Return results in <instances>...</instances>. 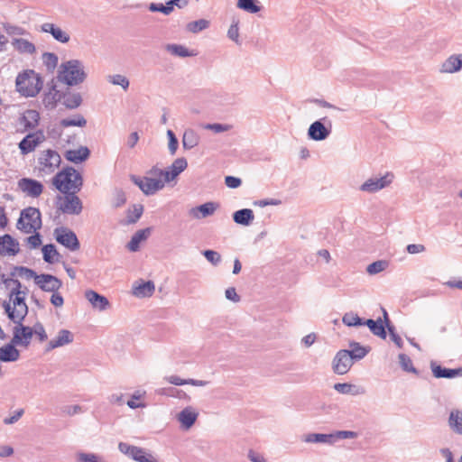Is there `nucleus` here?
Here are the masks:
<instances>
[{
  "instance_id": "obj_1",
  "label": "nucleus",
  "mask_w": 462,
  "mask_h": 462,
  "mask_svg": "<svg viewBox=\"0 0 462 462\" xmlns=\"http://www.w3.org/2000/svg\"><path fill=\"white\" fill-rule=\"evenodd\" d=\"M87 78L83 63L79 60H69L62 62L58 70L57 80L67 86H77Z\"/></svg>"
},
{
  "instance_id": "obj_2",
  "label": "nucleus",
  "mask_w": 462,
  "mask_h": 462,
  "mask_svg": "<svg viewBox=\"0 0 462 462\" xmlns=\"http://www.w3.org/2000/svg\"><path fill=\"white\" fill-rule=\"evenodd\" d=\"M52 184L61 193L79 192L83 186V179L73 167H67L52 178Z\"/></svg>"
},
{
  "instance_id": "obj_3",
  "label": "nucleus",
  "mask_w": 462,
  "mask_h": 462,
  "mask_svg": "<svg viewBox=\"0 0 462 462\" xmlns=\"http://www.w3.org/2000/svg\"><path fill=\"white\" fill-rule=\"evenodd\" d=\"M15 83L17 91L24 97H35L42 88V78L32 69L19 73Z\"/></svg>"
},
{
  "instance_id": "obj_4",
  "label": "nucleus",
  "mask_w": 462,
  "mask_h": 462,
  "mask_svg": "<svg viewBox=\"0 0 462 462\" xmlns=\"http://www.w3.org/2000/svg\"><path fill=\"white\" fill-rule=\"evenodd\" d=\"M42 215L38 208L28 207L21 211L16 226L25 234L35 232L42 228Z\"/></svg>"
},
{
  "instance_id": "obj_5",
  "label": "nucleus",
  "mask_w": 462,
  "mask_h": 462,
  "mask_svg": "<svg viewBox=\"0 0 462 462\" xmlns=\"http://www.w3.org/2000/svg\"><path fill=\"white\" fill-rule=\"evenodd\" d=\"M78 192L63 193L64 197H57V208L64 214L79 215L83 205L80 199L76 195Z\"/></svg>"
},
{
  "instance_id": "obj_6",
  "label": "nucleus",
  "mask_w": 462,
  "mask_h": 462,
  "mask_svg": "<svg viewBox=\"0 0 462 462\" xmlns=\"http://www.w3.org/2000/svg\"><path fill=\"white\" fill-rule=\"evenodd\" d=\"M393 174L386 172L383 175H374L368 178L360 187L359 190L366 193H375L389 187L393 180Z\"/></svg>"
},
{
  "instance_id": "obj_7",
  "label": "nucleus",
  "mask_w": 462,
  "mask_h": 462,
  "mask_svg": "<svg viewBox=\"0 0 462 462\" xmlns=\"http://www.w3.org/2000/svg\"><path fill=\"white\" fill-rule=\"evenodd\" d=\"M130 180L146 195L151 196L157 191L162 189L165 186V181L162 179L152 177H139L136 175H130Z\"/></svg>"
},
{
  "instance_id": "obj_8",
  "label": "nucleus",
  "mask_w": 462,
  "mask_h": 462,
  "mask_svg": "<svg viewBox=\"0 0 462 462\" xmlns=\"http://www.w3.org/2000/svg\"><path fill=\"white\" fill-rule=\"evenodd\" d=\"M118 449L121 453L137 462H158L152 454L147 453L143 448L130 445L126 442H120Z\"/></svg>"
},
{
  "instance_id": "obj_9",
  "label": "nucleus",
  "mask_w": 462,
  "mask_h": 462,
  "mask_svg": "<svg viewBox=\"0 0 462 462\" xmlns=\"http://www.w3.org/2000/svg\"><path fill=\"white\" fill-rule=\"evenodd\" d=\"M332 130V124L327 117L313 122L308 129V136L313 141H323L327 139Z\"/></svg>"
},
{
  "instance_id": "obj_10",
  "label": "nucleus",
  "mask_w": 462,
  "mask_h": 462,
  "mask_svg": "<svg viewBox=\"0 0 462 462\" xmlns=\"http://www.w3.org/2000/svg\"><path fill=\"white\" fill-rule=\"evenodd\" d=\"M56 241L69 249L70 251H77L80 248L79 241L76 234L67 227H58L54 230Z\"/></svg>"
},
{
  "instance_id": "obj_11",
  "label": "nucleus",
  "mask_w": 462,
  "mask_h": 462,
  "mask_svg": "<svg viewBox=\"0 0 462 462\" xmlns=\"http://www.w3.org/2000/svg\"><path fill=\"white\" fill-rule=\"evenodd\" d=\"M354 363L348 349H341L332 360V370L335 374L343 375L350 370Z\"/></svg>"
},
{
  "instance_id": "obj_12",
  "label": "nucleus",
  "mask_w": 462,
  "mask_h": 462,
  "mask_svg": "<svg viewBox=\"0 0 462 462\" xmlns=\"http://www.w3.org/2000/svg\"><path fill=\"white\" fill-rule=\"evenodd\" d=\"M40 171L45 174L53 172L59 168L61 159L60 154L53 150L44 151L39 157Z\"/></svg>"
},
{
  "instance_id": "obj_13",
  "label": "nucleus",
  "mask_w": 462,
  "mask_h": 462,
  "mask_svg": "<svg viewBox=\"0 0 462 462\" xmlns=\"http://www.w3.org/2000/svg\"><path fill=\"white\" fill-rule=\"evenodd\" d=\"M13 328V343L17 346L27 347L33 336L32 328L24 326L23 321H17Z\"/></svg>"
},
{
  "instance_id": "obj_14",
  "label": "nucleus",
  "mask_w": 462,
  "mask_h": 462,
  "mask_svg": "<svg viewBox=\"0 0 462 462\" xmlns=\"http://www.w3.org/2000/svg\"><path fill=\"white\" fill-rule=\"evenodd\" d=\"M42 291L56 292L62 287V282L52 274L42 273L36 277L35 283Z\"/></svg>"
},
{
  "instance_id": "obj_15",
  "label": "nucleus",
  "mask_w": 462,
  "mask_h": 462,
  "mask_svg": "<svg viewBox=\"0 0 462 462\" xmlns=\"http://www.w3.org/2000/svg\"><path fill=\"white\" fill-rule=\"evenodd\" d=\"M44 140L42 131L28 134L20 143L19 149L21 153L25 155L34 151V149Z\"/></svg>"
},
{
  "instance_id": "obj_16",
  "label": "nucleus",
  "mask_w": 462,
  "mask_h": 462,
  "mask_svg": "<svg viewBox=\"0 0 462 462\" xmlns=\"http://www.w3.org/2000/svg\"><path fill=\"white\" fill-rule=\"evenodd\" d=\"M56 80L57 79H52L48 83V91L44 93L43 96L42 103L48 109H53L57 106V103L62 99L63 92L57 89Z\"/></svg>"
},
{
  "instance_id": "obj_17",
  "label": "nucleus",
  "mask_w": 462,
  "mask_h": 462,
  "mask_svg": "<svg viewBox=\"0 0 462 462\" xmlns=\"http://www.w3.org/2000/svg\"><path fill=\"white\" fill-rule=\"evenodd\" d=\"M18 188L32 198H38L43 190V185L40 181L30 178L19 180Z\"/></svg>"
},
{
  "instance_id": "obj_18",
  "label": "nucleus",
  "mask_w": 462,
  "mask_h": 462,
  "mask_svg": "<svg viewBox=\"0 0 462 462\" xmlns=\"http://www.w3.org/2000/svg\"><path fill=\"white\" fill-rule=\"evenodd\" d=\"M188 167V162L184 157L177 158L172 164L163 170V180L165 183L174 180Z\"/></svg>"
},
{
  "instance_id": "obj_19",
  "label": "nucleus",
  "mask_w": 462,
  "mask_h": 462,
  "mask_svg": "<svg viewBox=\"0 0 462 462\" xmlns=\"http://www.w3.org/2000/svg\"><path fill=\"white\" fill-rule=\"evenodd\" d=\"M74 335L68 329H60L55 338L50 340L46 345L45 352H50L57 347H61L72 343Z\"/></svg>"
},
{
  "instance_id": "obj_20",
  "label": "nucleus",
  "mask_w": 462,
  "mask_h": 462,
  "mask_svg": "<svg viewBox=\"0 0 462 462\" xmlns=\"http://www.w3.org/2000/svg\"><path fill=\"white\" fill-rule=\"evenodd\" d=\"M20 251L19 243L10 235L5 234L0 236V254L16 255Z\"/></svg>"
},
{
  "instance_id": "obj_21",
  "label": "nucleus",
  "mask_w": 462,
  "mask_h": 462,
  "mask_svg": "<svg viewBox=\"0 0 462 462\" xmlns=\"http://www.w3.org/2000/svg\"><path fill=\"white\" fill-rule=\"evenodd\" d=\"M85 298L89 301L94 309L99 311H104L110 307V303L107 298L93 290L86 291Z\"/></svg>"
},
{
  "instance_id": "obj_22",
  "label": "nucleus",
  "mask_w": 462,
  "mask_h": 462,
  "mask_svg": "<svg viewBox=\"0 0 462 462\" xmlns=\"http://www.w3.org/2000/svg\"><path fill=\"white\" fill-rule=\"evenodd\" d=\"M40 120V115L36 110L28 109L19 119V124L23 126L22 132L34 129Z\"/></svg>"
},
{
  "instance_id": "obj_23",
  "label": "nucleus",
  "mask_w": 462,
  "mask_h": 462,
  "mask_svg": "<svg viewBox=\"0 0 462 462\" xmlns=\"http://www.w3.org/2000/svg\"><path fill=\"white\" fill-rule=\"evenodd\" d=\"M198 416L199 412H197L193 407L188 406L178 413L177 419L183 429L189 430L194 425Z\"/></svg>"
},
{
  "instance_id": "obj_24",
  "label": "nucleus",
  "mask_w": 462,
  "mask_h": 462,
  "mask_svg": "<svg viewBox=\"0 0 462 462\" xmlns=\"http://www.w3.org/2000/svg\"><path fill=\"white\" fill-rule=\"evenodd\" d=\"M41 31L43 32L51 33V36L59 42L67 43L69 42L70 37L68 32L63 31L59 26H56L51 23H44L41 26Z\"/></svg>"
},
{
  "instance_id": "obj_25",
  "label": "nucleus",
  "mask_w": 462,
  "mask_h": 462,
  "mask_svg": "<svg viewBox=\"0 0 462 462\" xmlns=\"http://www.w3.org/2000/svg\"><path fill=\"white\" fill-rule=\"evenodd\" d=\"M462 69V54H453L449 56L441 65L442 73H455Z\"/></svg>"
},
{
  "instance_id": "obj_26",
  "label": "nucleus",
  "mask_w": 462,
  "mask_h": 462,
  "mask_svg": "<svg viewBox=\"0 0 462 462\" xmlns=\"http://www.w3.org/2000/svg\"><path fill=\"white\" fill-rule=\"evenodd\" d=\"M151 234V228L146 227L135 232L131 240L128 242L126 247L130 252H137L140 248V244L145 241Z\"/></svg>"
},
{
  "instance_id": "obj_27",
  "label": "nucleus",
  "mask_w": 462,
  "mask_h": 462,
  "mask_svg": "<svg viewBox=\"0 0 462 462\" xmlns=\"http://www.w3.org/2000/svg\"><path fill=\"white\" fill-rule=\"evenodd\" d=\"M16 344L13 343V340L9 344H6L0 347V361L2 362H14L20 357V352L16 349Z\"/></svg>"
},
{
  "instance_id": "obj_28",
  "label": "nucleus",
  "mask_w": 462,
  "mask_h": 462,
  "mask_svg": "<svg viewBox=\"0 0 462 462\" xmlns=\"http://www.w3.org/2000/svg\"><path fill=\"white\" fill-rule=\"evenodd\" d=\"M432 374L436 378H454L462 375V369H450L442 367L441 365L431 363Z\"/></svg>"
},
{
  "instance_id": "obj_29",
  "label": "nucleus",
  "mask_w": 462,
  "mask_h": 462,
  "mask_svg": "<svg viewBox=\"0 0 462 462\" xmlns=\"http://www.w3.org/2000/svg\"><path fill=\"white\" fill-rule=\"evenodd\" d=\"M62 104L68 109H76L82 104V97L79 92H71L69 88L62 93Z\"/></svg>"
},
{
  "instance_id": "obj_30",
  "label": "nucleus",
  "mask_w": 462,
  "mask_h": 462,
  "mask_svg": "<svg viewBox=\"0 0 462 462\" xmlns=\"http://www.w3.org/2000/svg\"><path fill=\"white\" fill-rule=\"evenodd\" d=\"M13 47L20 54H30L32 55L36 52L35 45L23 38H14L11 42Z\"/></svg>"
},
{
  "instance_id": "obj_31",
  "label": "nucleus",
  "mask_w": 462,
  "mask_h": 462,
  "mask_svg": "<svg viewBox=\"0 0 462 462\" xmlns=\"http://www.w3.org/2000/svg\"><path fill=\"white\" fill-rule=\"evenodd\" d=\"M90 154V151L86 146H81L80 148L77 150H68L64 156L66 160L74 162V163H80L84 161H86Z\"/></svg>"
},
{
  "instance_id": "obj_32",
  "label": "nucleus",
  "mask_w": 462,
  "mask_h": 462,
  "mask_svg": "<svg viewBox=\"0 0 462 462\" xmlns=\"http://www.w3.org/2000/svg\"><path fill=\"white\" fill-rule=\"evenodd\" d=\"M200 141L199 134L192 128H188L182 135V146L184 150H191L196 147Z\"/></svg>"
},
{
  "instance_id": "obj_33",
  "label": "nucleus",
  "mask_w": 462,
  "mask_h": 462,
  "mask_svg": "<svg viewBox=\"0 0 462 462\" xmlns=\"http://www.w3.org/2000/svg\"><path fill=\"white\" fill-rule=\"evenodd\" d=\"M217 205L214 202H207L190 209V215L195 218H204L214 214Z\"/></svg>"
},
{
  "instance_id": "obj_34",
  "label": "nucleus",
  "mask_w": 462,
  "mask_h": 462,
  "mask_svg": "<svg viewBox=\"0 0 462 462\" xmlns=\"http://www.w3.org/2000/svg\"><path fill=\"white\" fill-rule=\"evenodd\" d=\"M254 219V215L250 208L239 209L233 214V220L238 225L249 226Z\"/></svg>"
},
{
  "instance_id": "obj_35",
  "label": "nucleus",
  "mask_w": 462,
  "mask_h": 462,
  "mask_svg": "<svg viewBox=\"0 0 462 462\" xmlns=\"http://www.w3.org/2000/svg\"><path fill=\"white\" fill-rule=\"evenodd\" d=\"M349 347L350 349L348 350V353L351 354V358L354 362L363 359L370 351L369 346H364L356 341H351L349 343Z\"/></svg>"
},
{
  "instance_id": "obj_36",
  "label": "nucleus",
  "mask_w": 462,
  "mask_h": 462,
  "mask_svg": "<svg viewBox=\"0 0 462 462\" xmlns=\"http://www.w3.org/2000/svg\"><path fill=\"white\" fill-rule=\"evenodd\" d=\"M155 291V286L153 282L148 281L143 282L141 284L134 286L133 289V293L138 298H145L151 297Z\"/></svg>"
},
{
  "instance_id": "obj_37",
  "label": "nucleus",
  "mask_w": 462,
  "mask_h": 462,
  "mask_svg": "<svg viewBox=\"0 0 462 462\" xmlns=\"http://www.w3.org/2000/svg\"><path fill=\"white\" fill-rule=\"evenodd\" d=\"M364 325H366L374 336H377L383 339L386 338V331L381 318H379L377 320H374L372 319H366L365 320Z\"/></svg>"
},
{
  "instance_id": "obj_38",
  "label": "nucleus",
  "mask_w": 462,
  "mask_h": 462,
  "mask_svg": "<svg viewBox=\"0 0 462 462\" xmlns=\"http://www.w3.org/2000/svg\"><path fill=\"white\" fill-rule=\"evenodd\" d=\"M5 287L10 289L9 300L11 301L16 295H26L27 289L22 290V284L17 279L10 276L8 281H5Z\"/></svg>"
},
{
  "instance_id": "obj_39",
  "label": "nucleus",
  "mask_w": 462,
  "mask_h": 462,
  "mask_svg": "<svg viewBox=\"0 0 462 462\" xmlns=\"http://www.w3.org/2000/svg\"><path fill=\"white\" fill-rule=\"evenodd\" d=\"M165 380L174 385H184L190 384L193 386H206L208 382L204 380H196V379H181L177 375H171L165 378Z\"/></svg>"
},
{
  "instance_id": "obj_40",
  "label": "nucleus",
  "mask_w": 462,
  "mask_h": 462,
  "mask_svg": "<svg viewBox=\"0 0 462 462\" xmlns=\"http://www.w3.org/2000/svg\"><path fill=\"white\" fill-rule=\"evenodd\" d=\"M307 443H327L333 444L335 443V438L330 434H323V433H310L305 436L304 439Z\"/></svg>"
},
{
  "instance_id": "obj_41",
  "label": "nucleus",
  "mask_w": 462,
  "mask_h": 462,
  "mask_svg": "<svg viewBox=\"0 0 462 462\" xmlns=\"http://www.w3.org/2000/svg\"><path fill=\"white\" fill-rule=\"evenodd\" d=\"M449 427L457 433L462 434V411H451L448 418Z\"/></svg>"
},
{
  "instance_id": "obj_42",
  "label": "nucleus",
  "mask_w": 462,
  "mask_h": 462,
  "mask_svg": "<svg viewBox=\"0 0 462 462\" xmlns=\"http://www.w3.org/2000/svg\"><path fill=\"white\" fill-rule=\"evenodd\" d=\"M86 125L87 120L80 114H76L72 117L63 118L60 121V125L64 128L70 126L84 127Z\"/></svg>"
},
{
  "instance_id": "obj_43",
  "label": "nucleus",
  "mask_w": 462,
  "mask_h": 462,
  "mask_svg": "<svg viewBox=\"0 0 462 462\" xmlns=\"http://www.w3.org/2000/svg\"><path fill=\"white\" fill-rule=\"evenodd\" d=\"M143 206L142 204H134L126 211V224H134L142 217Z\"/></svg>"
},
{
  "instance_id": "obj_44",
  "label": "nucleus",
  "mask_w": 462,
  "mask_h": 462,
  "mask_svg": "<svg viewBox=\"0 0 462 462\" xmlns=\"http://www.w3.org/2000/svg\"><path fill=\"white\" fill-rule=\"evenodd\" d=\"M13 306L16 310L18 311L17 314H20L19 316L22 317L23 320H24L25 317L28 314V306L25 303V295H16L12 300H11Z\"/></svg>"
},
{
  "instance_id": "obj_45",
  "label": "nucleus",
  "mask_w": 462,
  "mask_h": 462,
  "mask_svg": "<svg viewBox=\"0 0 462 462\" xmlns=\"http://www.w3.org/2000/svg\"><path fill=\"white\" fill-rule=\"evenodd\" d=\"M236 6L250 14H256L261 11L258 0H238Z\"/></svg>"
},
{
  "instance_id": "obj_46",
  "label": "nucleus",
  "mask_w": 462,
  "mask_h": 462,
  "mask_svg": "<svg viewBox=\"0 0 462 462\" xmlns=\"http://www.w3.org/2000/svg\"><path fill=\"white\" fill-rule=\"evenodd\" d=\"M15 275L25 277L27 280L34 279V282L36 283V277L40 274H37L33 270L28 267L14 266L13 271L10 273V276L14 277Z\"/></svg>"
},
{
  "instance_id": "obj_47",
  "label": "nucleus",
  "mask_w": 462,
  "mask_h": 462,
  "mask_svg": "<svg viewBox=\"0 0 462 462\" xmlns=\"http://www.w3.org/2000/svg\"><path fill=\"white\" fill-rule=\"evenodd\" d=\"M42 254H43V260L48 263H53L55 262H58V258H54L55 256H60V254L58 253L56 247L52 244H48L42 246Z\"/></svg>"
},
{
  "instance_id": "obj_48",
  "label": "nucleus",
  "mask_w": 462,
  "mask_h": 462,
  "mask_svg": "<svg viewBox=\"0 0 462 462\" xmlns=\"http://www.w3.org/2000/svg\"><path fill=\"white\" fill-rule=\"evenodd\" d=\"M166 50L172 55L186 58L193 54L183 45L180 44H167Z\"/></svg>"
},
{
  "instance_id": "obj_49",
  "label": "nucleus",
  "mask_w": 462,
  "mask_h": 462,
  "mask_svg": "<svg viewBox=\"0 0 462 462\" xmlns=\"http://www.w3.org/2000/svg\"><path fill=\"white\" fill-rule=\"evenodd\" d=\"M2 307L4 308L5 313L7 314L8 319L12 320L14 323L17 321H23L22 317L19 316L20 314H17L18 311L16 310V309H14L10 300H4V302L2 303Z\"/></svg>"
},
{
  "instance_id": "obj_50",
  "label": "nucleus",
  "mask_w": 462,
  "mask_h": 462,
  "mask_svg": "<svg viewBox=\"0 0 462 462\" xmlns=\"http://www.w3.org/2000/svg\"><path fill=\"white\" fill-rule=\"evenodd\" d=\"M342 322L347 327H356L364 325L365 320L354 312H347L343 316Z\"/></svg>"
},
{
  "instance_id": "obj_51",
  "label": "nucleus",
  "mask_w": 462,
  "mask_h": 462,
  "mask_svg": "<svg viewBox=\"0 0 462 462\" xmlns=\"http://www.w3.org/2000/svg\"><path fill=\"white\" fill-rule=\"evenodd\" d=\"M209 26V22L206 19H199L194 22H190L187 24V30L190 32L197 33Z\"/></svg>"
},
{
  "instance_id": "obj_52",
  "label": "nucleus",
  "mask_w": 462,
  "mask_h": 462,
  "mask_svg": "<svg viewBox=\"0 0 462 462\" xmlns=\"http://www.w3.org/2000/svg\"><path fill=\"white\" fill-rule=\"evenodd\" d=\"M400 365L402 368L403 371L418 374L417 369L413 366L412 361L406 354H400L398 356Z\"/></svg>"
},
{
  "instance_id": "obj_53",
  "label": "nucleus",
  "mask_w": 462,
  "mask_h": 462,
  "mask_svg": "<svg viewBox=\"0 0 462 462\" xmlns=\"http://www.w3.org/2000/svg\"><path fill=\"white\" fill-rule=\"evenodd\" d=\"M126 203V195L122 189H116L113 193L112 206L115 208L123 207Z\"/></svg>"
},
{
  "instance_id": "obj_54",
  "label": "nucleus",
  "mask_w": 462,
  "mask_h": 462,
  "mask_svg": "<svg viewBox=\"0 0 462 462\" xmlns=\"http://www.w3.org/2000/svg\"><path fill=\"white\" fill-rule=\"evenodd\" d=\"M356 385L348 383H337L334 384V389L342 394H358V391H355Z\"/></svg>"
},
{
  "instance_id": "obj_55",
  "label": "nucleus",
  "mask_w": 462,
  "mask_h": 462,
  "mask_svg": "<svg viewBox=\"0 0 462 462\" xmlns=\"http://www.w3.org/2000/svg\"><path fill=\"white\" fill-rule=\"evenodd\" d=\"M42 61L47 69L52 71L57 67L58 56L55 53L45 52L42 55Z\"/></svg>"
},
{
  "instance_id": "obj_56",
  "label": "nucleus",
  "mask_w": 462,
  "mask_h": 462,
  "mask_svg": "<svg viewBox=\"0 0 462 462\" xmlns=\"http://www.w3.org/2000/svg\"><path fill=\"white\" fill-rule=\"evenodd\" d=\"M388 263L386 261L379 260L370 263L366 267V272L370 275L377 274L386 269Z\"/></svg>"
},
{
  "instance_id": "obj_57",
  "label": "nucleus",
  "mask_w": 462,
  "mask_h": 462,
  "mask_svg": "<svg viewBox=\"0 0 462 462\" xmlns=\"http://www.w3.org/2000/svg\"><path fill=\"white\" fill-rule=\"evenodd\" d=\"M107 79L111 84L120 86L125 90H126L129 87V80L124 75H121V74L110 75V76H108Z\"/></svg>"
},
{
  "instance_id": "obj_58",
  "label": "nucleus",
  "mask_w": 462,
  "mask_h": 462,
  "mask_svg": "<svg viewBox=\"0 0 462 462\" xmlns=\"http://www.w3.org/2000/svg\"><path fill=\"white\" fill-rule=\"evenodd\" d=\"M167 137L169 140L168 149L171 155H174L179 147V141L172 130L167 131Z\"/></svg>"
},
{
  "instance_id": "obj_59",
  "label": "nucleus",
  "mask_w": 462,
  "mask_h": 462,
  "mask_svg": "<svg viewBox=\"0 0 462 462\" xmlns=\"http://www.w3.org/2000/svg\"><path fill=\"white\" fill-rule=\"evenodd\" d=\"M205 258L213 265H217L221 262V255L219 253L213 250H205L202 252Z\"/></svg>"
},
{
  "instance_id": "obj_60",
  "label": "nucleus",
  "mask_w": 462,
  "mask_h": 462,
  "mask_svg": "<svg viewBox=\"0 0 462 462\" xmlns=\"http://www.w3.org/2000/svg\"><path fill=\"white\" fill-rule=\"evenodd\" d=\"M33 334H35L40 342H44L47 340L48 336L45 331L43 325L40 322H37L32 328Z\"/></svg>"
},
{
  "instance_id": "obj_61",
  "label": "nucleus",
  "mask_w": 462,
  "mask_h": 462,
  "mask_svg": "<svg viewBox=\"0 0 462 462\" xmlns=\"http://www.w3.org/2000/svg\"><path fill=\"white\" fill-rule=\"evenodd\" d=\"M204 128L208 129V130H211L214 133L218 134V133H223V132L230 130L231 125H224V124H218V123H214V124H207L204 126Z\"/></svg>"
},
{
  "instance_id": "obj_62",
  "label": "nucleus",
  "mask_w": 462,
  "mask_h": 462,
  "mask_svg": "<svg viewBox=\"0 0 462 462\" xmlns=\"http://www.w3.org/2000/svg\"><path fill=\"white\" fill-rule=\"evenodd\" d=\"M332 435L335 438V442L337 439H355L357 437V433L356 431H351V430H338V431L332 433Z\"/></svg>"
},
{
  "instance_id": "obj_63",
  "label": "nucleus",
  "mask_w": 462,
  "mask_h": 462,
  "mask_svg": "<svg viewBox=\"0 0 462 462\" xmlns=\"http://www.w3.org/2000/svg\"><path fill=\"white\" fill-rule=\"evenodd\" d=\"M225 184L230 189H236L241 186L242 180L238 177L226 176L225 178Z\"/></svg>"
},
{
  "instance_id": "obj_64",
  "label": "nucleus",
  "mask_w": 462,
  "mask_h": 462,
  "mask_svg": "<svg viewBox=\"0 0 462 462\" xmlns=\"http://www.w3.org/2000/svg\"><path fill=\"white\" fill-rule=\"evenodd\" d=\"M247 457L251 462H266L265 457L261 453L253 449L249 450Z\"/></svg>"
}]
</instances>
